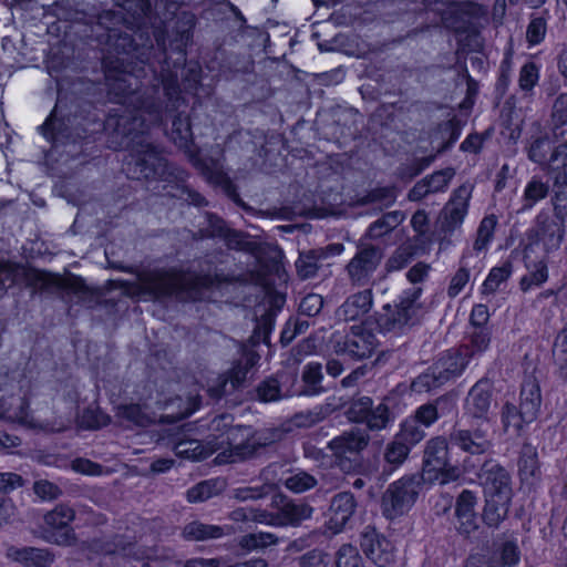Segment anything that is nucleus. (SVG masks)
<instances>
[{
	"label": "nucleus",
	"mask_w": 567,
	"mask_h": 567,
	"mask_svg": "<svg viewBox=\"0 0 567 567\" xmlns=\"http://www.w3.org/2000/svg\"><path fill=\"white\" fill-rule=\"evenodd\" d=\"M154 124L148 121V117H142V115L111 116L104 125L109 132L110 147L128 151L124 168L131 178L181 183L186 172L171 163L164 156L163 148L151 142L146 135L151 125Z\"/></svg>",
	"instance_id": "nucleus-1"
},
{
	"label": "nucleus",
	"mask_w": 567,
	"mask_h": 567,
	"mask_svg": "<svg viewBox=\"0 0 567 567\" xmlns=\"http://www.w3.org/2000/svg\"><path fill=\"white\" fill-rule=\"evenodd\" d=\"M112 56L102 58L105 85L109 95L122 105L121 109L113 110L106 120L117 114H133L136 116L148 117L152 123L163 121V107L154 97L145 96L140 92L141 73H145L144 66L137 68V63H124Z\"/></svg>",
	"instance_id": "nucleus-2"
},
{
	"label": "nucleus",
	"mask_w": 567,
	"mask_h": 567,
	"mask_svg": "<svg viewBox=\"0 0 567 567\" xmlns=\"http://www.w3.org/2000/svg\"><path fill=\"white\" fill-rule=\"evenodd\" d=\"M228 255L224 251H215L206 255L198 261V269L183 280L173 270H153L140 276V290L154 299L171 297L182 287H187L196 292L219 288L233 280L224 265Z\"/></svg>",
	"instance_id": "nucleus-3"
},
{
	"label": "nucleus",
	"mask_w": 567,
	"mask_h": 567,
	"mask_svg": "<svg viewBox=\"0 0 567 567\" xmlns=\"http://www.w3.org/2000/svg\"><path fill=\"white\" fill-rule=\"evenodd\" d=\"M159 55L163 60H158L161 64L159 71L152 68L156 80L162 84L164 95L167 100L165 105V115L173 112H177L173 116L172 130L168 133V137L173 143L179 147L187 150L193 142V132L189 122V116L185 113V110H181L182 106L186 107L185 100L181 96V89L178 83L177 69L181 68L185 60L186 53L183 49L178 51V58L174 61L173 68H171L165 50H161Z\"/></svg>",
	"instance_id": "nucleus-4"
},
{
	"label": "nucleus",
	"mask_w": 567,
	"mask_h": 567,
	"mask_svg": "<svg viewBox=\"0 0 567 567\" xmlns=\"http://www.w3.org/2000/svg\"><path fill=\"white\" fill-rule=\"evenodd\" d=\"M124 28L122 13L107 10L99 14L93 32L101 45L103 58L110 55L111 59H118L124 63H135L136 60L145 64L150 60L153 45L140 47Z\"/></svg>",
	"instance_id": "nucleus-5"
},
{
	"label": "nucleus",
	"mask_w": 567,
	"mask_h": 567,
	"mask_svg": "<svg viewBox=\"0 0 567 567\" xmlns=\"http://www.w3.org/2000/svg\"><path fill=\"white\" fill-rule=\"evenodd\" d=\"M39 131L55 150L69 146L72 150L65 153L71 156L82 152L81 142L86 132L78 115L73 114L71 107L61 97H58L54 109L45 122L39 126Z\"/></svg>",
	"instance_id": "nucleus-6"
},
{
	"label": "nucleus",
	"mask_w": 567,
	"mask_h": 567,
	"mask_svg": "<svg viewBox=\"0 0 567 567\" xmlns=\"http://www.w3.org/2000/svg\"><path fill=\"white\" fill-rule=\"evenodd\" d=\"M20 280H24L28 286L43 292L58 293L64 288H70L76 292L85 290L84 281L81 278H75L72 284L66 285L60 276L27 269L18 264L0 260V298L4 296L8 288Z\"/></svg>",
	"instance_id": "nucleus-7"
},
{
	"label": "nucleus",
	"mask_w": 567,
	"mask_h": 567,
	"mask_svg": "<svg viewBox=\"0 0 567 567\" xmlns=\"http://www.w3.org/2000/svg\"><path fill=\"white\" fill-rule=\"evenodd\" d=\"M370 443L367 430L351 427L331 439L327 449L331 452V466L343 474L359 473L363 465V451Z\"/></svg>",
	"instance_id": "nucleus-8"
},
{
	"label": "nucleus",
	"mask_w": 567,
	"mask_h": 567,
	"mask_svg": "<svg viewBox=\"0 0 567 567\" xmlns=\"http://www.w3.org/2000/svg\"><path fill=\"white\" fill-rule=\"evenodd\" d=\"M421 287H411L402 291L399 301L391 306L386 303L378 318V326L384 332H402L405 328L414 326L419 321L421 310Z\"/></svg>",
	"instance_id": "nucleus-9"
},
{
	"label": "nucleus",
	"mask_w": 567,
	"mask_h": 567,
	"mask_svg": "<svg viewBox=\"0 0 567 567\" xmlns=\"http://www.w3.org/2000/svg\"><path fill=\"white\" fill-rule=\"evenodd\" d=\"M423 477L411 474L391 483L382 496V512L389 519L405 514L415 503L422 487Z\"/></svg>",
	"instance_id": "nucleus-10"
},
{
	"label": "nucleus",
	"mask_w": 567,
	"mask_h": 567,
	"mask_svg": "<svg viewBox=\"0 0 567 567\" xmlns=\"http://www.w3.org/2000/svg\"><path fill=\"white\" fill-rule=\"evenodd\" d=\"M494 433L488 422L472 421L468 426L455 424L449 434V442L465 454L480 456L493 447Z\"/></svg>",
	"instance_id": "nucleus-11"
},
{
	"label": "nucleus",
	"mask_w": 567,
	"mask_h": 567,
	"mask_svg": "<svg viewBox=\"0 0 567 567\" xmlns=\"http://www.w3.org/2000/svg\"><path fill=\"white\" fill-rule=\"evenodd\" d=\"M75 509L61 503L43 515L40 526L41 538L49 544L58 546H73L76 543V534L71 526L75 519Z\"/></svg>",
	"instance_id": "nucleus-12"
},
{
	"label": "nucleus",
	"mask_w": 567,
	"mask_h": 567,
	"mask_svg": "<svg viewBox=\"0 0 567 567\" xmlns=\"http://www.w3.org/2000/svg\"><path fill=\"white\" fill-rule=\"evenodd\" d=\"M383 259V249L380 246L368 244L361 238L357 245V252L344 267L348 280L352 286L365 287Z\"/></svg>",
	"instance_id": "nucleus-13"
},
{
	"label": "nucleus",
	"mask_w": 567,
	"mask_h": 567,
	"mask_svg": "<svg viewBox=\"0 0 567 567\" xmlns=\"http://www.w3.org/2000/svg\"><path fill=\"white\" fill-rule=\"evenodd\" d=\"M378 347L375 334L362 324H355L350 331L333 343L338 355L359 361L370 358Z\"/></svg>",
	"instance_id": "nucleus-14"
},
{
	"label": "nucleus",
	"mask_w": 567,
	"mask_h": 567,
	"mask_svg": "<svg viewBox=\"0 0 567 567\" xmlns=\"http://www.w3.org/2000/svg\"><path fill=\"white\" fill-rule=\"evenodd\" d=\"M566 224L560 221L546 210H540L534 219L533 227L529 230V239L540 245L543 249L549 254L560 248Z\"/></svg>",
	"instance_id": "nucleus-15"
},
{
	"label": "nucleus",
	"mask_w": 567,
	"mask_h": 567,
	"mask_svg": "<svg viewBox=\"0 0 567 567\" xmlns=\"http://www.w3.org/2000/svg\"><path fill=\"white\" fill-rule=\"evenodd\" d=\"M258 360L259 355L256 352L245 353L227 373L217 379L215 385L209 388V395L213 399H220L243 388L250 369L257 364Z\"/></svg>",
	"instance_id": "nucleus-16"
},
{
	"label": "nucleus",
	"mask_w": 567,
	"mask_h": 567,
	"mask_svg": "<svg viewBox=\"0 0 567 567\" xmlns=\"http://www.w3.org/2000/svg\"><path fill=\"white\" fill-rule=\"evenodd\" d=\"M478 480L485 496L504 498L514 495L511 473L493 460H487L482 464Z\"/></svg>",
	"instance_id": "nucleus-17"
},
{
	"label": "nucleus",
	"mask_w": 567,
	"mask_h": 567,
	"mask_svg": "<svg viewBox=\"0 0 567 567\" xmlns=\"http://www.w3.org/2000/svg\"><path fill=\"white\" fill-rule=\"evenodd\" d=\"M493 402V384L488 379L483 378L467 392L464 400V414L472 421H486L491 424L489 411Z\"/></svg>",
	"instance_id": "nucleus-18"
},
{
	"label": "nucleus",
	"mask_w": 567,
	"mask_h": 567,
	"mask_svg": "<svg viewBox=\"0 0 567 567\" xmlns=\"http://www.w3.org/2000/svg\"><path fill=\"white\" fill-rule=\"evenodd\" d=\"M360 546L365 556L378 567H389L395 560L392 543L372 526L364 527Z\"/></svg>",
	"instance_id": "nucleus-19"
},
{
	"label": "nucleus",
	"mask_w": 567,
	"mask_h": 567,
	"mask_svg": "<svg viewBox=\"0 0 567 567\" xmlns=\"http://www.w3.org/2000/svg\"><path fill=\"white\" fill-rule=\"evenodd\" d=\"M357 499L351 492L336 494L329 506L328 528L337 534L344 529L357 509Z\"/></svg>",
	"instance_id": "nucleus-20"
},
{
	"label": "nucleus",
	"mask_w": 567,
	"mask_h": 567,
	"mask_svg": "<svg viewBox=\"0 0 567 567\" xmlns=\"http://www.w3.org/2000/svg\"><path fill=\"white\" fill-rule=\"evenodd\" d=\"M373 306V293L371 289H364L350 295L336 310L338 321L359 320L364 317Z\"/></svg>",
	"instance_id": "nucleus-21"
},
{
	"label": "nucleus",
	"mask_w": 567,
	"mask_h": 567,
	"mask_svg": "<svg viewBox=\"0 0 567 567\" xmlns=\"http://www.w3.org/2000/svg\"><path fill=\"white\" fill-rule=\"evenodd\" d=\"M471 361L472 359L467 350L460 346L443 352L434 364L435 369L442 374V379L447 382L451 379L460 377Z\"/></svg>",
	"instance_id": "nucleus-22"
},
{
	"label": "nucleus",
	"mask_w": 567,
	"mask_h": 567,
	"mask_svg": "<svg viewBox=\"0 0 567 567\" xmlns=\"http://www.w3.org/2000/svg\"><path fill=\"white\" fill-rule=\"evenodd\" d=\"M518 476L520 482L528 486H535L542 480L540 463L537 449L530 443H524L518 456Z\"/></svg>",
	"instance_id": "nucleus-23"
},
{
	"label": "nucleus",
	"mask_w": 567,
	"mask_h": 567,
	"mask_svg": "<svg viewBox=\"0 0 567 567\" xmlns=\"http://www.w3.org/2000/svg\"><path fill=\"white\" fill-rule=\"evenodd\" d=\"M476 502V495L470 489H463L456 498L455 516L458 522L457 529L462 534L468 535L477 528Z\"/></svg>",
	"instance_id": "nucleus-24"
},
{
	"label": "nucleus",
	"mask_w": 567,
	"mask_h": 567,
	"mask_svg": "<svg viewBox=\"0 0 567 567\" xmlns=\"http://www.w3.org/2000/svg\"><path fill=\"white\" fill-rule=\"evenodd\" d=\"M542 401L539 382L533 375L525 377L520 386L519 408L527 420L537 419Z\"/></svg>",
	"instance_id": "nucleus-25"
},
{
	"label": "nucleus",
	"mask_w": 567,
	"mask_h": 567,
	"mask_svg": "<svg viewBox=\"0 0 567 567\" xmlns=\"http://www.w3.org/2000/svg\"><path fill=\"white\" fill-rule=\"evenodd\" d=\"M230 526L207 524L196 519L185 524L181 535L187 542H207L219 539L230 534Z\"/></svg>",
	"instance_id": "nucleus-26"
},
{
	"label": "nucleus",
	"mask_w": 567,
	"mask_h": 567,
	"mask_svg": "<svg viewBox=\"0 0 567 567\" xmlns=\"http://www.w3.org/2000/svg\"><path fill=\"white\" fill-rule=\"evenodd\" d=\"M455 409V402L451 396L441 395L434 401L425 403L419 406L414 413V420H417L419 424L430 426L436 422L440 417L445 416L453 412Z\"/></svg>",
	"instance_id": "nucleus-27"
},
{
	"label": "nucleus",
	"mask_w": 567,
	"mask_h": 567,
	"mask_svg": "<svg viewBox=\"0 0 567 567\" xmlns=\"http://www.w3.org/2000/svg\"><path fill=\"white\" fill-rule=\"evenodd\" d=\"M423 9L434 11L441 17L444 27L457 29L462 21L463 0H421Z\"/></svg>",
	"instance_id": "nucleus-28"
},
{
	"label": "nucleus",
	"mask_w": 567,
	"mask_h": 567,
	"mask_svg": "<svg viewBox=\"0 0 567 567\" xmlns=\"http://www.w3.org/2000/svg\"><path fill=\"white\" fill-rule=\"evenodd\" d=\"M449 443L443 436H435L426 442L423 454V471L425 473L435 468H444L449 462Z\"/></svg>",
	"instance_id": "nucleus-29"
},
{
	"label": "nucleus",
	"mask_w": 567,
	"mask_h": 567,
	"mask_svg": "<svg viewBox=\"0 0 567 567\" xmlns=\"http://www.w3.org/2000/svg\"><path fill=\"white\" fill-rule=\"evenodd\" d=\"M313 508L306 503L285 501L276 512L277 527L297 526L312 516Z\"/></svg>",
	"instance_id": "nucleus-30"
},
{
	"label": "nucleus",
	"mask_w": 567,
	"mask_h": 567,
	"mask_svg": "<svg viewBox=\"0 0 567 567\" xmlns=\"http://www.w3.org/2000/svg\"><path fill=\"white\" fill-rule=\"evenodd\" d=\"M525 148L530 162L540 166H548L551 163L548 158L550 152L549 135L539 124L536 125L535 132L527 140Z\"/></svg>",
	"instance_id": "nucleus-31"
},
{
	"label": "nucleus",
	"mask_w": 567,
	"mask_h": 567,
	"mask_svg": "<svg viewBox=\"0 0 567 567\" xmlns=\"http://www.w3.org/2000/svg\"><path fill=\"white\" fill-rule=\"evenodd\" d=\"M553 207L551 217L567 223V172L559 169L553 177V193L550 196Z\"/></svg>",
	"instance_id": "nucleus-32"
},
{
	"label": "nucleus",
	"mask_w": 567,
	"mask_h": 567,
	"mask_svg": "<svg viewBox=\"0 0 567 567\" xmlns=\"http://www.w3.org/2000/svg\"><path fill=\"white\" fill-rule=\"evenodd\" d=\"M470 192L467 187L461 186L456 189L454 197L445 207V220L450 228H455L463 223L467 213Z\"/></svg>",
	"instance_id": "nucleus-33"
},
{
	"label": "nucleus",
	"mask_w": 567,
	"mask_h": 567,
	"mask_svg": "<svg viewBox=\"0 0 567 567\" xmlns=\"http://www.w3.org/2000/svg\"><path fill=\"white\" fill-rule=\"evenodd\" d=\"M278 482L293 494L305 493L318 485V480L301 468H292L282 473Z\"/></svg>",
	"instance_id": "nucleus-34"
},
{
	"label": "nucleus",
	"mask_w": 567,
	"mask_h": 567,
	"mask_svg": "<svg viewBox=\"0 0 567 567\" xmlns=\"http://www.w3.org/2000/svg\"><path fill=\"white\" fill-rule=\"evenodd\" d=\"M227 484L221 477L209 478L199 482L187 491V501L190 503L205 502L212 497L220 495Z\"/></svg>",
	"instance_id": "nucleus-35"
},
{
	"label": "nucleus",
	"mask_w": 567,
	"mask_h": 567,
	"mask_svg": "<svg viewBox=\"0 0 567 567\" xmlns=\"http://www.w3.org/2000/svg\"><path fill=\"white\" fill-rule=\"evenodd\" d=\"M513 497H492L485 496V506L483 511V520L489 527L498 525L507 517Z\"/></svg>",
	"instance_id": "nucleus-36"
},
{
	"label": "nucleus",
	"mask_w": 567,
	"mask_h": 567,
	"mask_svg": "<svg viewBox=\"0 0 567 567\" xmlns=\"http://www.w3.org/2000/svg\"><path fill=\"white\" fill-rule=\"evenodd\" d=\"M405 218L404 213L400 210H393L383 214L379 219L373 221L367 229L364 239H379L393 229H395Z\"/></svg>",
	"instance_id": "nucleus-37"
},
{
	"label": "nucleus",
	"mask_w": 567,
	"mask_h": 567,
	"mask_svg": "<svg viewBox=\"0 0 567 567\" xmlns=\"http://www.w3.org/2000/svg\"><path fill=\"white\" fill-rule=\"evenodd\" d=\"M549 184L540 176H533L526 184L522 196V212L530 210L549 194Z\"/></svg>",
	"instance_id": "nucleus-38"
},
{
	"label": "nucleus",
	"mask_w": 567,
	"mask_h": 567,
	"mask_svg": "<svg viewBox=\"0 0 567 567\" xmlns=\"http://www.w3.org/2000/svg\"><path fill=\"white\" fill-rule=\"evenodd\" d=\"M282 378L284 374L277 373L262 380L255 389V398L260 402L268 403L288 396V393L282 390Z\"/></svg>",
	"instance_id": "nucleus-39"
},
{
	"label": "nucleus",
	"mask_w": 567,
	"mask_h": 567,
	"mask_svg": "<svg viewBox=\"0 0 567 567\" xmlns=\"http://www.w3.org/2000/svg\"><path fill=\"white\" fill-rule=\"evenodd\" d=\"M1 410L3 415L0 419H6L13 422H25L29 416V402L25 398L20 395H10L0 399Z\"/></svg>",
	"instance_id": "nucleus-40"
},
{
	"label": "nucleus",
	"mask_w": 567,
	"mask_h": 567,
	"mask_svg": "<svg viewBox=\"0 0 567 567\" xmlns=\"http://www.w3.org/2000/svg\"><path fill=\"white\" fill-rule=\"evenodd\" d=\"M13 558L25 567H49L54 556L48 549L24 547L16 550Z\"/></svg>",
	"instance_id": "nucleus-41"
},
{
	"label": "nucleus",
	"mask_w": 567,
	"mask_h": 567,
	"mask_svg": "<svg viewBox=\"0 0 567 567\" xmlns=\"http://www.w3.org/2000/svg\"><path fill=\"white\" fill-rule=\"evenodd\" d=\"M492 331L489 328H474L468 332L467 342L461 344L468 352L472 360L481 357L491 344Z\"/></svg>",
	"instance_id": "nucleus-42"
},
{
	"label": "nucleus",
	"mask_w": 567,
	"mask_h": 567,
	"mask_svg": "<svg viewBox=\"0 0 567 567\" xmlns=\"http://www.w3.org/2000/svg\"><path fill=\"white\" fill-rule=\"evenodd\" d=\"M410 451L411 449L405 446L404 443L393 439V441L390 442L384 450L383 458L385 465L383 471L389 474L395 471L406 461Z\"/></svg>",
	"instance_id": "nucleus-43"
},
{
	"label": "nucleus",
	"mask_w": 567,
	"mask_h": 567,
	"mask_svg": "<svg viewBox=\"0 0 567 567\" xmlns=\"http://www.w3.org/2000/svg\"><path fill=\"white\" fill-rule=\"evenodd\" d=\"M567 124V94H560L554 102L551 112V133L556 141L566 136L563 127Z\"/></svg>",
	"instance_id": "nucleus-44"
},
{
	"label": "nucleus",
	"mask_w": 567,
	"mask_h": 567,
	"mask_svg": "<svg viewBox=\"0 0 567 567\" xmlns=\"http://www.w3.org/2000/svg\"><path fill=\"white\" fill-rule=\"evenodd\" d=\"M445 383L446 381L442 379V374L437 369H435V364H433L412 381L411 389L415 393H425L437 389Z\"/></svg>",
	"instance_id": "nucleus-45"
},
{
	"label": "nucleus",
	"mask_w": 567,
	"mask_h": 567,
	"mask_svg": "<svg viewBox=\"0 0 567 567\" xmlns=\"http://www.w3.org/2000/svg\"><path fill=\"white\" fill-rule=\"evenodd\" d=\"M501 420L505 432L509 429L519 432L525 424L534 422L533 420H527L523 414V410L520 408L517 409V406L512 402L504 403L501 412Z\"/></svg>",
	"instance_id": "nucleus-46"
},
{
	"label": "nucleus",
	"mask_w": 567,
	"mask_h": 567,
	"mask_svg": "<svg viewBox=\"0 0 567 567\" xmlns=\"http://www.w3.org/2000/svg\"><path fill=\"white\" fill-rule=\"evenodd\" d=\"M556 374L563 381H567V327L557 336L553 348Z\"/></svg>",
	"instance_id": "nucleus-47"
},
{
	"label": "nucleus",
	"mask_w": 567,
	"mask_h": 567,
	"mask_svg": "<svg viewBox=\"0 0 567 567\" xmlns=\"http://www.w3.org/2000/svg\"><path fill=\"white\" fill-rule=\"evenodd\" d=\"M519 561V549L514 542H505L498 551L494 553L488 567H513Z\"/></svg>",
	"instance_id": "nucleus-48"
},
{
	"label": "nucleus",
	"mask_w": 567,
	"mask_h": 567,
	"mask_svg": "<svg viewBox=\"0 0 567 567\" xmlns=\"http://www.w3.org/2000/svg\"><path fill=\"white\" fill-rule=\"evenodd\" d=\"M367 414L363 424H365L370 431H381L391 422V412L385 403L374 405L372 402Z\"/></svg>",
	"instance_id": "nucleus-49"
},
{
	"label": "nucleus",
	"mask_w": 567,
	"mask_h": 567,
	"mask_svg": "<svg viewBox=\"0 0 567 567\" xmlns=\"http://www.w3.org/2000/svg\"><path fill=\"white\" fill-rule=\"evenodd\" d=\"M322 261L319 259L313 249L300 252L299 258L296 261V269L298 276L306 280L317 276Z\"/></svg>",
	"instance_id": "nucleus-50"
},
{
	"label": "nucleus",
	"mask_w": 567,
	"mask_h": 567,
	"mask_svg": "<svg viewBox=\"0 0 567 567\" xmlns=\"http://www.w3.org/2000/svg\"><path fill=\"white\" fill-rule=\"evenodd\" d=\"M425 436L424 430L417 423V420L408 419L402 425L400 432L394 436V439L401 443H404L405 446L412 449L415 444L421 442Z\"/></svg>",
	"instance_id": "nucleus-51"
},
{
	"label": "nucleus",
	"mask_w": 567,
	"mask_h": 567,
	"mask_svg": "<svg viewBox=\"0 0 567 567\" xmlns=\"http://www.w3.org/2000/svg\"><path fill=\"white\" fill-rule=\"evenodd\" d=\"M416 248L414 245L405 243L399 246L385 262L388 272L398 271L404 268L415 256Z\"/></svg>",
	"instance_id": "nucleus-52"
},
{
	"label": "nucleus",
	"mask_w": 567,
	"mask_h": 567,
	"mask_svg": "<svg viewBox=\"0 0 567 567\" xmlns=\"http://www.w3.org/2000/svg\"><path fill=\"white\" fill-rule=\"evenodd\" d=\"M278 543V537L271 533H250L239 538L238 545L241 549L251 551L262 549Z\"/></svg>",
	"instance_id": "nucleus-53"
},
{
	"label": "nucleus",
	"mask_w": 567,
	"mask_h": 567,
	"mask_svg": "<svg viewBox=\"0 0 567 567\" xmlns=\"http://www.w3.org/2000/svg\"><path fill=\"white\" fill-rule=\"evenodd\" d=\"M228 229L224 219L215 214L206 213V226L194 234V239L221 238Z\"/></svg>",
	"instance_id": "nucleus-54"
},
{
	"label": "nucleus",
	"mask_w": 567,
	"mask_h": 567,
	"mask_svg": "<svg viewBox=\"0 0 567 567\" xmlns=\"http://www.w3.org/2000/svg\"><path fill=\"white\" fill-rule=\"evenodd\" d=\"M174 452L178 457L194 461L203 460L207 455L204 445L199 441L193 439L176 442L174 445Z\"/></svg>",
	"instance_id": "nucleus-55"
},
{
	"label": "nucleus",
	"mask_w": 567,
	"mask_h": 567,
	"mask_svg": "<svg viewBox=\"0 0 567 567\" xmlns=\"http://www.w3.org/2000/svg\"><path fill=\"white\" fill-rule=\"evenodd\" d=\"M220 239L225 241L228 249L246 252H252L256 249V243L250 241L247 234L229 227Z\"/></svg>",
	"instance_id": "nucleus-56"
},
{
	"label": "nucleus",
	"mask_w": 567,
	"mask_h": 567,
	"mask_svg": "<svg viewBox=\"0 0 567 567\" xmlns=\"http://www.w3.org/2000/svg\"><path fill=\"white\" fill-rule=\"evenodd\" d=\"M336 567H364V561L358 548L351 544H343L336 551Z\"/></svg>",
	"instance_id": "nucleus-57"
},
{
	"label": "nucleus",
	"mask_w": 567,
	"mask_h": 567,
	"mask_svg": "<svg viewBox=\"0 0 567 567\" xmlns=\"http://www.w3.org/2000/svg\"><path fill=\"white\" fill-rule=\"evenodd\" d=\"M322 367L320 363H308L302 372V380L307 385V390L303 391L305 394L315 395L321 392L322 388L320 386V382L322 380Z\"/></svg>",
	"instance_id": "nucleus-58"
},
{
	"label": "nucleus",
	"mask_w": 567,
	"mask_h": 567,
	"mask_svg": "<svg viewBox=\"0 0 567 567\" xmlns=\"http://www.w3.org/2000/svg\"><path fill=\"white\" fill-rule=\"evenodd\" d=\"M372 401L373 400L367 395L353 398L346 411L348 420L353 423H363Z\"/></svg>",
	"instance_id": "nucleus-59"
},
{
	"label": "nucleus",
	"mask_w": 567,
	"mask_h": 567,
	"mask_svg": "<svg viewBox=\"0 0 567 567\" xmlns=\"http://www.w3.org/2000/svg\"><path fill=\"white\" fill-rule=\"evenodd\" d=\"M548 279L547 264L539 260L534 264V268L528 275H525L520 281L519 287L523 291L529 290L533 286H540Z\"/></svg>",
	"instance_id": "nucleus-60"
},
{
	"label": "nucleus",
	"mask_w": 567,
	"mask_h": 567,
	"mask_svg": "<svg viewBox=\"0 0 567 567\" xmlns=\"http://www.w3.org/2000/svg\"><path fill=\"white\" fill-rule=\"evenodd\" d=\"M466 259L467 255L464 254L460 261L458 270L454 274L450 281V285L447 287V296L450 298H455L470 281V270Z\"/></svg>",
	"instance_id": "nucleus-61"
},
{
	"label": "nucleus",
	"mask_w": 567,
	"mask_h": 567,
	"mask_svg": "<svg viewBox=\"0 0 567 567\" xmlns=\"http://www.w3.org/2000/svg\"><path fill=\"white\" fill-rule=\"evenodd\" d=\"M120 415L138 426H147L154 419L138 404H128L120 408Z\"/></svg>",
	"instance_id": "nucleus-62"
},
{
	"label": "nucleus",
	"mask_w": 567,
	"mask_h": 567,
	"mask_svg": "<svg viewBox=\"0 0 567 567\" xmlns=\"http://www.w3.org/2000/svg\"><path fill=\"white\" fill-rule=\"evenodd\" d=\"M511 274V264H504L501 267L493 268L483 284L484 292L491 293L496 291L499 285L509 278Z\"/></svg>",
	"instance_id": "nucleus-63"
},
{
	"label": "nucleus",
	"mask_w": 567,
	"mask_h": 567,
	"mask_svg": "<svg viewBox=\"0 0 567 567\" xmlns=\"http://www.w3.org/2000/svg\"><path fill=\"white\" fill-rule=\"evenodd\" d=\"M33 492L43 502H53L63 495V491L55 483L48 480L35 481Z\"/></svg>",
	"instance_id": "nucleus-64"
}]
</instances>
